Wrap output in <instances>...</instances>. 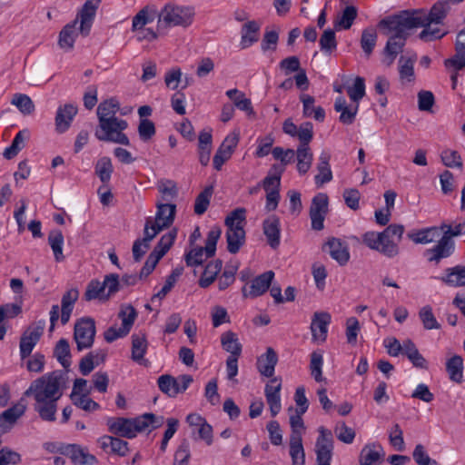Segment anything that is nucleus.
Instances as JSON below:
<instances>
[{
	"mask_svg": "<svg viewBox=\"0 0 465 465\" xmlns=\"http://www.w3.org/2000/svg\"><path fill=\"white\" fill-rule=\"evenodd\" d=\"M379 27L384 30V34L390 36L384 53L391 56L390 64L396 58L397 54L402 51L407 37L408 31L414 28L411 21L406 17V13L390 15L379 22Z\"/></svg>",
	"mask_w": 465,
	"mask_h": 465,
	"instance_id": "20e7f679",
	"label": "nucleus"
},
{
	"mask_svg": "<svg viewBox=\"0 0 465 465\" xmlns=\"http://www.w3.org/2000/svg\"><path fill=\"white\" fill-rule=\"evenodd\" d=\"M64 374L62 371H54L37 378L25 391V396L34 397V410L45 421L56 420L57 401L63 395Z\"/></svg>",
	"mask_w": 465,
	"mask_h": 465,
	"instance_id": "f257e3e1",
	"label": "nucleus"
},
{
	"mask_svg": "<svg viewBox=\"0 0 465 465\" xmlns=\"http://www.w3.org/2000/svg\"><path fill=\"white\" fill-rule=\"evenodd\" d=\"M90 391H86L82 394L70 395L73 403L86 411H93L100 409V405L88 397Z\"/></svg>",
	"mask_w": 465,
	"mask_h": 465,
	"instance_id": "09e8293b",
	"label": "nucleus"
},
{
	"mask_svg": "<svg viewBox=\"0 0 465 465\" xmlns=\"http://www.w3.org/2000/svg\"><path fill=\"white\" fill-rule=\"evenodd\" d=\"M321 50L324 53H331L337 47L335 32L332 29H327L320 38Z\"/></svg>",
	"mask_w": 465,
	"mask_h": 465,
	"instance_id": "680f3d73",
	"label": "nucleus"
},
{
	"mask_svg": "<svg viewBox=\"0 0 465 465\" xmlns=\"http://www.w3.org/2000/svg\"><path fill=\"white\" fill-rule=\"evenodd\" d=\"M262 231L270 247L276 250L281 243V222L275 215H270L262 222Z\"/></svg>",
	"mask_w": 465,
	"mask_h": 465,
	"instance_id": "f3484780",
	"label": "nucleus"
},
{
	"mask_svg": "<svg viewBox=\"0 0 465 465\" xmlns=\"http://www.w3.org/2000/svg\"><path fill=\"white\" fill-rule=\"evenodd\" d=\"M454 252L455 242L441 235L434 246L424 251L423 256L428 262L439 265L443 259L450 257Z\"/></svg>",
	"mask_w": 465,
	"mask_h": 465,
	"instance_id": "9d476101",
	"label": "nucleus"
},
{
	"mask_svg": "<svg viewBox=\"0 0 465 465\" xmlns=\"http://www.w3.org/2000/svg\"><path fill=\"white\" fill-rule=\"evenodd\" d=\"M284 172V168L278 165L273 164L271 168L272 174L267 175L262 181L263 189L266 192H272V190H279L281 185V176Z\"/></svg>",
	"mask_w": 465,
	"mask_h": 465,
	"instance_id": "79ce46f5",
	"label": "nucleus"
},
{
	"mask_svg": "<svg viewBox=\"0 0 465 465\" xmlns=\"http://www.w3.org/2000/svg\"><path fill=\"white\" fill-rule=\"evenodd\" d=\"M30 132L27 129L19 131L15 136L9 147L5 148L4 156L6 159L14 158L25 146V142L29 139Z\"/></svg>",
	"mask_w": 465,
	"mask_h": 465,
	"instance_id": "c9c22d12",
	"label": "nucleus"
},
{
	"mask_svg": "<svg viewBox=\"0 0 465 465\" xmlns=\"http://www.w3.org/2000/svg\"><path fill=\"white\" fill-rule=\"evenodd\" d=\"M45 328V321H40L35 327H29L20 338V356L24 360L27 358L40 340Z\"/></svg>",
	"mask_w": 465,
	"mask_h": 465,
	"instance_id": "4468645a",
	"label": "nucleus"
},
{
	"mask_svg": "<svg viewBox=\"0 0 465 465\" xmlns=\"http://www.w3.org/2000/svg\"><path fill=\"white\" fill-rule=\"evenodd\" d=\"M412 458L418 465H438V461L429 456L422 444H417L415 446Z\"/></svg>",
	"mask_w": 465,
	"mask_h": 465,
	"instance_id": "e2e57ef3",
	"label": "nucleus"
},
{
	"mask_svg": "<svg viewBox=\"0 0 465 465\" xmlns=\"http://www.w3.org/2000/svg\"><path fill=\"white\" fill-rule=\"evenodd\" d=\"M377 42V33L372 27L366 28L361 33V47L366 56H370L372 53Z\"/></svg>",
	"mask_w": 465,
	"mask_h": 465,
	"instance_id": "de8ad7c7",
	"label": "nucleus"
},
{
	"mask_svg": "<svg viewBox=\"0 0 465 465\" xmlns=\"http://www.w3.org/2000/svg\"><path fill=\"white\" fill-rule=\"evenodd\" d=\"M322 365H323V358L322 354L318 351H313L311 354L310 361V371L312 376L317 382H320L323 380L322 378Z\"/></svg>",
	"mask_w": 465,
	"mask_h": 465,
	"instance_id": "13d9d810",
	"label": "nucleus"
},
{
	"mask_svg": "<svg viewBox=\"0 0 465 465\" xmlns=\"http://www.w3.org/2000/svg\"><path fill=\"white\" fill-rule=\"evenodd\" d=\"M440 226H431L409 232L407 236L416 244H428L433 242L440 236Z\"/></svg>",
	"mask_w": 465,
	"mask_h": 465,
	"instance_id": "412c9836",
	"label": "nucleus"
},
{
	"mask_svg": "<svg viewBox=\"0 0 465 465\" xmlns=\"http://www.w3.org/2000/svg\"><path fill=\"white\" fill-rule=\"evenodd\" d=\"M221 234L222 230L219 226H214L209 231L204 246L206 258L214 256L217 242L221 237Z\"/></svg>",
	"mask_w": 465,
	"mask_h": 465,
	"instance_id": "3c124183",
	"label": "nucleus"
},
{
	"mask_svg": "<svg viewBox=\"0 0 465 465\" xmlns=\"http://www.w3.org/2000/svg\"><path fill=\"white\" fill-rule=\"evenodd\" d=\"M118 317L122 320V327L131 331V328L137 317V312L131 304L124 305L121 307Z\"/></svg>",
	"mask_w": 465,
	"mask_h": 465,
	"instance_id": "864d4df0",
	"label": "nucleus"
},
{
	"mask_svg": "<svg viewBox=\"0 0 465 465\" xmlns=\"http://www.w3.org/2000/svg\"><path fill=\"white\" fill-rule=\"evenodd\" d=\"M260 25L252 20L244 24L242 27L241 45L242 49L248 48L259 39Z\"/></svg>",
	"mask_w": 465,
	"mask_h": 465,
	"instance_id": "c756f323",
	"label": "nucleus"
},
{
	"mask_svg": "<svg viewBox=\"0 0 465 465\" xmlns=\"http://www.w3.org/2000/svg\"><path fill=\"white\" fill-rule=\"evenodd\" d=\"M442 236L453 240V237L460 236L465 232V221L456 223L454 225L442 223L440 224Z\"/></svg>",
	"mask_w": 465,
	"mask_h": 465,
	"instance_id": "774afa93",
	"label": "nucleus"
},
{
	"mask_svg": "<svg viewBox=\"0 0 465 465\" xmlns=\"http://www.w3.org/2000/svg\"><path fill=\"white\" fill-rule=\"evenodd\" d=\"M443 64L447 69L462 70L465 67V47L455 45V54L445 59Z\"/></svg>",
	"mask_w": 465,
	"mask_h": 465,
	"instance_id": "8fccbe9b",
	"label": "nucleus"
},
{
	"mask_svg": "<svg viewBox=\"0 0 465 465\" xmlns=\"http://www.w3.org/2000/svg\"><path fill=\"white\" fill-rule=\"evenodd\" d=\"M223 267V261L217 259L215 261L210 262L199 281V285L202 288L209 287L215 280L217 274L221 272Z\"/></svg>",
	"mask_w": 465,
	"mask_h": 465,
	"instance_id": "473e14b6",
	"label": "nucleus"
},
{
	"mask_svg": "<svg viewBox=\"0 0 465 465\" xmlns=\"http://www.w3.org/2000/svg\"><path fill=\"white\" fill-rule=\"evenodd\" d=\"M147 350L145 334H133L132 336V359L141 362Z\"/></svg>",
	"mask_w": 465,
	"mask_h": 465,
	"instance_id": "37998d69",
	"label": "nucleus"
},
{
	"mask_svg": "<svg viewBox=\"0 0 465 465\" xmlns=\"http://www.w3.org/2000/svg\"><path fill=\"white\" fill-rule=\"evenodd\" d=\"M296 136L300 141L299 146L310 147L309 143L312 140L313 137V125L310 122L302 123L298 130Z\"/></svg>",
	"mask_w": 465,
	"mask_h": 465,
	"instance_id": "052dcab7",
	"label": "nucleus"
},
{
	"mask_svg": "<svg viewBox=\"0 0 465 465\" xmlns=\"http://www.w3.org/2000/svg\"><path fill=\"white\" fill-rule=\"evenodd\" d=\"M119 109L120 104L115 98L105 100L98 105L99 124L94 135L99 141L129 145V138L123 133L127 128L128 124L125 120L115 116Z\"/></svg>",
	"mask_w": 465,
	"mask_h": 465,
	"instance_id": "f03ea898",
	"label": "nucleus"
},
{
	"mask_svg": "<svg viewBox=\"0 0 465 465\" xmlns=\"http://www.w3.org/2000/svg\"><path fill=\"white\" fill-rule=\"evenodd\" d=\"M95 332V322L93 318H81L75 322L74 339L79 351L89 349L93 346Z\"/></svg>",
	"mask_w": 465,
	"mask_h": 465,
	"instance_id": "1a4fd4ad",
	"label": "nucleus"
},
{
	"mask_svg": "<svg viewBox=\"0 0 465 465\" xmlns=\"http://www.w3.org/2000/svg\"><path fill=\"white\" fill-rule=\"evenodd\" d=\"M190 458V443L187 440H183L174 453L173 465H188Z\"/></svg>",
	"mask_w": 465,
	"mask_h": 465,
	"instance_id": "4d7b16f0",
	"label": "nucleus"
},
{
	"mask_svg": "<svg viewBox=\"0 0 465 465\" xmlns=\"http://www.w3.org/2000/svg\"><path fill=\"white\" fill-rule=\"evenodd\" d=\"M213 193V186L209 185L204 188L203 191H202L196 197L195 203H194V213L197 215L203 214L206 210L208 209V206L210 204V201L212 198V195Z\"/></svg>",
	"mask_w": 465,
	"mask_h": 465,
	"instance_id": "49530a36",
	"label": "nucleus"
},
{
	"mask_svg": "<svg viewBox=\"0 0 465 465\" xmlns=\"http://www.w3.org/2000/svg\"><path fill=\"white\" fill-rule=\"evenodd\" d=\"M319 431L320 435L315 444L317 465L331 463L333 450L332 434L323 427H321Z\"/></svg>",
	"mask_w": 465,
	"mask_h": 465,
	"instance_id": "f8f14e48",
	"label": "nucleus"
},
{
	"mask_svg": "<svg viewBox=\"0 0 465 465\" xmlns=\"http://www.w3.org/2000/svg\"><path fill=\"white\" fill-rule=\"evenodd\" d=\"M77 25L78 19H74L71 23L65 25L60 31L58 45L62 49L71 51L74 48L79 31V29H77Z\"/></svg>",
	"mask_w": 465,
	"mask_h": 465,
	"instance_id": "5701e85b",
	"label": "nucleus"
},
{
	"mask_svg": "<svg viewBox=\"0 0 465 465\" xmlns=\"http://www.w3.org/2000/svg\"><path fill=\"white\" fill-rule=\"evenodd\" d=\"M157 384L159 390L169 397L174 398L179 394L178 380L170 374L161 375Z\"/></svg>",
	"mask_w": 465,
	"mask_h": 465,
	"instance_id": "58836bf2",
	"label": "nucleus"
},
{
	"mask_svg": "<svg viewBox=\"0 0 465 465\" xmlns=\"http://www.w3.org/2000/svg\"><path fill=\"white\" fill-rule=\"evenodd\" d=\"M153 21V17L149 15L147 7H144L133 17L132 31H141L147 24Z\"/></svg>",
	"mask_w": 465,
	"mask_h": 465,
	"instance_id": "338daca9",
	"label": "nucleus"
},
{
	"mask_svg": "<svg viewBox=\"0 0 465 465\" xmlns=\"http://www.w3.org/2000/svg\"><path fill=\"white\" fill-rule=\"evenodd\" d=\"M54 354L59 363L68 371L71 366V351L68 341L59 340L54 347Z\"/></svg>",
	"mask_w": 465,
	"mask_h": 465,
	"instance_id": "e433bc0d",
	"label": "nucleus"
},
{
	"mask_svg": "<svg viewBox=\"0 0 465 465\" xmlns=\"http://www.w3.org/2000/svg\"><path fill=\"white\" fill-rule=\"evenodd\" d=\"M449 9L448 2L439 1L432 5L429 13L422 10L415 11L413 14L408 11H402V13H406L408 20L414 24V28L423 27L419 37L425 42H430L440 39L446 35V32H442L438 26L433 27L432 25L440 24Z\"/></svg>",
	"mask_w": 465,
	"mask_h": 465,
	"instance_id": "7ed1b4c3",
	"label": "nucleus"
},
{
	"mask_svg": "<svg viewBox=\"0 0 465 465\" xmlns=\"http://www.w3.org/2000/svg\"><path fill=\"white\" fill-rule=\"evenodd\" d=\"M385 453L380 444H366L361 450L359 463L361 465H375L383 459Z\"/></svg>",
	"mask_w": 465,
	"mask_h": 465,
	"instance_id": "393cba45",
	"label": "nucleus"
},
{
	"mask_svg": "<svg viewBox=\"0 0 465 465\" xmlns=\"http://www.w3.org/2000/svg\"><path fill=\"white\" fill-rule=\"evenodd\" d=\"M193 16L192 7L166 4L157 14L158 31L167 35L172 27H188L192 25Z\"/></svg>",
	"mask_w": 465,
	"mask_h": 465,
	"instance_id": "423d86ee",
	"label": "nucleus"
},
{
	"mask_svg": "<svg viewBox=\"0 0 465 465\" xmlns=\"http://www.w3.org/2000/svg\"><path fill=\"white\" fill-rule=\"evenodd\" d=\"M440 280L451 287L465 286V266L456 265L446 269L445 275L440 277Z\"/></svg>",
	"mask_w": 465,
	"mask_h": 465,
	"instance_id": "cd10ccee",
	"label": "nucleus"
},
{
	"mask_svg": "<svg viewBox=\"0 0 465 465\" xmlns=\"http://www.w3.org/2000/svg\"><path fill=\"white\" fill-rule=\"evenodd\" d=\"M331 315L328 312H315L311 323V331L314 340L324 341L327 338L328 325Z\"/></svg>",
	"mask_w": 465,
	"mask_h": 465,
	"instance_id": "aec40b11",
	"label": "nucleus"
},
{
	"mask_svg": "<svg viewBox=\"0 0 465 465\" xmlns=\"http://www.w3.org/2000/svg\"><path fill=\"white\" fill-rule=\"evenodd\" d=\"M176 236V229H173L167 233L163 234L158 243L155 245L151 254L154 255L156 259L161 260L173 244Z\"/></svg>",
	"mask_w": 465,
	"mask_h": 465,
	"instance_id": "72a5a7b5",
	"label": "nucleus"
},
{
	"mask_svg": "<svg viewBox=\"0 0 465 465\" xmlns=\"http://www.w3.org/2000/svg\"><path fill=\"white\" fill-rule=\"evenodd\" d=\"M273 278L274 272L272 271H267L257 276L252 280L249 292H247L245 286L242 288V292L243 296L252 298L261 296L269 289Z\"/></svg>",
	"mask_w": 465,
	"mask_h": 465,
	"instance_id": "a211bd4d",
	"label": "nucleus"
},
{
	"mask_svg": "<svg viewBox=\"0 0 465 465\" xmlns=\"http://www.w3.org/2000/svg\"><path fill=\"white\" fill-rule=\"evenodd\" d=\"M94 170L103 184L107 186L114 172L111 159L106 156L100 158L95 164Z\"/></svg>",
	"mask_w": 465,
	"mask_h": 465,
	"instance_id": "a19ab883",
	"label": "nucleus"
},
{
	"mask_svg": "<svg viewBox=\"0 0 465 465\" xmlns=\"http://www.w3.org/2000/svg\"><path fill=\"white\" fill-rule=\"evenodd\" d=\"M323 252L328 253L341 266L345 265L350 260V252L346 242L336 237H331L322 245Z\"/></svg>",
	"mask_w": 465,
	"mask_h": 465,
	"instance_id": "2eb2a0df",
	"label": "nucleus"
},
{
	"mask_svg": "<svg viewBox=\"0 0 465 465\" xmlns=\"http://www.w3.org/2000/svg\"><path fill=\"white\" fill-rule=\"evenodd\" d=\"M74 460H71L74 465H94L97 463V459L93 454H90L86 450L83 449L77 444V450H74Z\"/></svg>",
	"mask_w": 465,
	"mask_h": 465,
	"instance_id": "0e129e2a",
	"label": "nucleus"
},
{
	"mask_svg": "<svg viewBox=\"0 0 465 465\" xmlns=\"http://www.w3.org/2000/svg\"><path fill=\"white\" fill-rule=\"evenodd\" d=\"M104 291L105 289L103 282L95 279L92 280L86 287L84 299L86 301L104 299L105 298Z\"/></svg>",
	"mask_w": 465,
	"mask_h": 465,
	"instance_id": "5fc2aeb1",
	"label": "nucleus"
},
{
	"mask_svg": "<svg viewBox=\"0 0 465 465\" xmlns=\"http://www.w3.org/2000/svg\"><path fill=\"white\" fill-rule=\"evenodd\" d=\"M100 4L101 0H87L77 13L75 19L80 23L78 29L84 37L90 34Z\"/></svg>",
	"mask_w": 465,
	"mask_h": 465,
	"instance_id": "ddd939ff",
	"label": "nucleus"
},
{
	"mask_svg": "<svg viewBox=\"0 0 465 465\" xmlns=\"http://www.w3.org/2000/svg\"><path fill=\"white\" fill-rule=\"evenodd\" d=\"M328 204L329 200L326 193H320L312 198L310 207V218L313 230L321 231L324 228L323 223L328 213Z\"/></svg>",
	"mask_w": 465,
	"mask_h": 465,
	"instance_id": "9b49d317",
	"label": "nucleus"
},
{
	"mask_svg": "<svg viewBox=\"0 0 465 465\" xmlns=\"http://www.w3.org/2000/svg\"><path fill=\"white\" fill-rule=\"evenodd\" d=\"M446 371L450 381L461 383L463 381V359L460 355H454L446 362Z\"/></svg>",
	"mask_w": 465,
	"mask_h": 465,
	"instance_id": "7c9ffc66",
	"label": "nucleus"
},
{
	"mask_svg": "<svg viewBox=\"0 0 465 465\" xmlns=\"http://www.w3.org/2000/svg\"><path fill=\"white\" fill-rule=\"evenodd\" d=\"M278 362V356L275 351L269 347L266 352L258 358L257 369L259 372L268 378L274 375L275 366Z\"/></svg>",
	"mask_w": 465,
	"mask_h": 465,
	"instance_id": "b1692460",
	"label": "nucleus"
},
{
	"mask_svg": "<svg viewBox=\"0 0 465 465\" xmlns=\"http://www.w3.org/2000/svg\"><path fill=\"white\" fill-rule=\"evenodd\" d=\"M77 112L78 108L74 104H65L59 106L54 119L56 131L60 134L67 131Z\"/></svg>",
	"mask_w": 465,
	"mask_h": 465,
	"instance_id": "6ab92c4d",
	"label": "nucleus"
},
{
	"mask_svg": "<svg viewBox=\"0 0 465 465\" xmlns=\"http://www.w3.org/2000/svg\"><path fill=\"white\" fill-rule=\"evenodd\" d=\"M157 212L155 215V223H158L163 229L169 228L175 217L176 205L173 203H156Z\"/></svg>",
	"mask_w": 465,
	"mask_h": 465,
	"instance_id": "a878e982",
	"label": "nucleus"
},
{
	"mask_svg": "<svg viewBox=\"0 0 465 465\" xmlns=\"http://www.w3.org/2000/svg\"><path fill=\"white\" fill-rule=\"evenodd\" d=\"M404 226L401 224H390L381 232H367L362 235V242L371 250H375L388 258L396 257L400 249L392 237L400 241L404 232Z\"/></svg>",
	"mask_w": 465,
	"mask_h": 465,
	"instance_id": "39448f33",
	"label": "nucleus"
},
{
	"mask_svg": "<svg viewBox=\"0 0 465 465\" xmlns=\"http://www.w3.org/2000/svg\"><path fill=\"white\" fill-rule=\"evenodd\" d=\"M143 424L140 416L134 419L109 418L107 420L108 430L111 433L119 437L133 439L138 432L143 431Z\"/></svg>",
	"mask_w": 465,
	"mask_h": 465,
	"instance_id": "6e6552de",
	"label": "nucleus"
},
{
	"mask_svg": "<svg viewBox=\"0 0 465 465\" xmlns=\"http://www.w3.org/2000/svg\"><path fill=\"white\" fill-rule=\"evenodd\" d=\"M297 170L301 174L306 173L312 163L313 155L310 147L298 146L297 151Z\"/></svg>",
	"mask_w": 465,
	"mask_h": 465,
	"instance_id": "c03bdc74",
	"label": "nucleus"
},
{
	"mask_svg": "<svg viewBox=\"0 0 465 465\" xmlns=\"http://www.w3.org/2000/svg\"><path fill=\"white\" fill-rule=\"evenodd\" d=\"M11 104L15 105L24 115L32 114L35 110L34 102L27 94H15L11 100Z\"/></svg>",
	"mask_w": 465,
	"mask_h": 465,
	"instance_id": "a18cd8bd",
	"label": "nucleus"
},
{
	"mask_svg": "<svg viewBox=\"0 0 465 465\" xmlns=\"http://www.w3.org/2000/svg\"><path fill=\"white\" fill-rule=\"evenodd\" d=\"M420 319L423 324L424 329L432 330L440 329V325L437 322L430 306L427 305L422 307L419 312Z\"/></svg>",
	"mask_w": 465,
	"mask_h": 465,
	"instance_id": "bf43d9fd",
	"label": "nucleus"
},
{
	"mask_svg": "<svg viewBox=\"0 0 465 465\" xmlns=\"http://www.w3.org/2000/svg\"><path fill=\"white\" fill-rule=\"evenodd\" d=\"M221 343L223 348L230 352V356L240 357L242 353V344L239 342L236 333L228 331L222 334Z\"/></svg>",
	"mask_w": 465,
	"mask_h": 465,
	"instance_id": "f704fd0d",
	"label": "nucleus"
},
{
	"mask_svg": "<svg viewBox=\"0 0 465 465\" xmlns=\"http://www.w3.org/2000/svg\"><path fill=\"white\" fill-rule=\"evenodd\" d=\"M331 154L328 152H322L317 164L318 174L314 180L317 187L322 186L332 180V173L330 165Z\"/></svg>",
	"mask_w": 465,
	"mask_h": 465,
	"instance_id": "bb28decb",
	"label": "nucleus"
},
{
	"mask_svg": "<svg viewBox=\"0 0 465 465\" xmlns=\"http://www.w3.org/2000/svg\"><path fill=\"white\" fill-rule=\"evenodd\" d=\"M334 110L341 113L339 120L343 124H351L356 117L359 110V104H352L348 105L343 96L336 98L334 103Z\"/></svg>",
	"mask_w": 465,
	"mask_h": 465,
	"instance_id": "4be33fe9",
	"label": "nucleus"
},
{
	"mask_svg": "<svg viewBox=\"0 0 465 465\" xmlns=\"http://www.w3.org/2000/svg\"><path fill=\"white\" fill-rule=\"evenodd\" d=\"M238 143L239 135L237 134H231L225 137L213 156V164L214 169L221 170L223 163L231 158Z\"/></svg>",
	"mask_w": 465,
	"mask_h": 465,
	"instance_id": "dca6fc26",
	"label": "nucleus"
},
{
	"mask_svg": "<svg viewBox=\"0 0 465 465\" xmlns=\"http://www.w3.org/2000/svg\"><path fill=\"white\" fill-rule=\"evenodd\" d=\"M300 99L303 104V116L313 117L318 122H323L325 119V111L321 106H314L315 99L309 94H302Z\"/></svg>",
	"mask_w": 465,
	"mask_h": 465,
	"instance_id": "c85d7f7f",
	"label": "nucleus"
},
{
	"mask_svg": "<svg viewBox=\"0 0 465 465\" xmlns=\"http://www.w3.org/2000/svg\"><path fill=\"white\" fill-rule=\"evenodd\" d=\"M204 247H195L185 253L184 260L188 267L202 265L206 260Z\"/></svg>",
	"mask_w": 465,
	"mask_h": 465,
	"instance_id": "603ef678",
	"label": "nucleus"
},
{
	"mask_svg": "<svg viewBox=\"0 0 465 465\" xmlns=\"http://www.w3.org/2000/svg\"><path fill=\"white\" fill-rule=\"evenodd\" d=\"M290 456L292 465H305V452L302 436L296 434L290 437Z\"/></svg>",
	"mask_w": 465,
	"mask_h": 465,
	"instance_id": "2f4dec72",
	"label": "nucleus"
},
{
	"mask_svg": "<svg viewBox=\"0 0 465 465\" xmlns=\"http://www.w3.org/2000/svg\"><path fill=\"white\" fill-rule=\"evenodd\" d=\"M159 192L162 193L163 201L169 202L176 198L178 194L177 186L174 182L166 180L160 182L158 185Z\"/></svg>",
	"mask_w": 465,
	"mask_h": 465,
	"instance_id": "69168bd1",
	"label": "nucleus"
},
{
	"mask_svg": "<svg viewBox=\"0 0 465 465\" xmlns=\"http://www.w3.org/2000/svg\"><path fill=\"white\" fill-rule=\"evenodd\" d=\"M347 94L353 104H359V101L365 95L364 79L361 76H357L353 85L347 88Z\"/></svg>",
	"mask_w": 465,
	"mask_h": 465,
	"instance_id": "6e6d98bb",
	"label": "nucleus"
},
{
	"mask_svg": "<svg viewBox=\"0 0 465 465\" xmlns=\"http://www.w3.org/2000/svg\"><path fill=\"white\" fill-rule=\"evenodd\" d=\"M245 213L244 208H237L225 219L227 250L232 254L237 253L245 243Z\"/></svg>",
	"mask_w": 465,
	"mask_h": 465,
	"instance_id": "0eeeda50",
	"label": "nucleus"
},
{
	"mask_svg": "<svg viewBox=\"0 0 465 465\" xmlns=\"http://www.w3.org/2000/svg\"><path fill=\"white\" fill-rule=\"evenodd\" d=\"M48 243L54 252V260L60 262L64 260L63 254L64 235L60 230H53L48 235Z\"/></svg>",
	"mask_w": 465,
	"mask_h": 465,
	"instance_id": "4c0bfd02",
	"label": "nucleus"
},
{
	"mask_svg": "<svg viewBox=\"0 0 465 465\" xmlns=\"http://www.w3.org/2000/svg\"><path fill=\"white\" fill-rule=\"evenodd\" d=\"M358 15V9L354 5H347L341 15L338 16L334 23V26L337 30L344 29L348 30L351 27L354 20Z\"/></svg>",
	"mask_w": 465,
	"mask_h": 465,
	"instance_id": "ea45409f",
	"label": "nucleus"
}]
</instances>
